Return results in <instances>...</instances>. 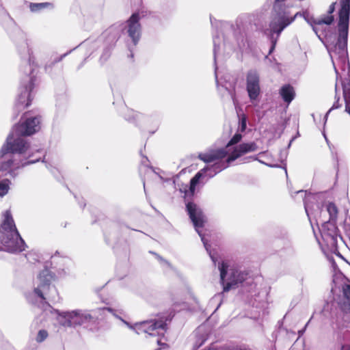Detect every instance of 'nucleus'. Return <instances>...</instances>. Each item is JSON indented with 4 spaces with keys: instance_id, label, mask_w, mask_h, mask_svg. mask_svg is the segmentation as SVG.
<instances>
[{
    "instance_id": "4",
    "label": "nucleus",
    "mask_w": 350,
    "mask_h": 350,
    "mask_svg": "<svg viewBox=\"0 0 350 350\" xmlns=\"http://www.w3.org/2000/svg\"><path fill=\"white\" fill-rule=\"evenodd\" d=\"M0 239L5 250L8 252H20L25 249V243L21 237L9 211L4 213V220L0 226Z\"/></svg>"
},
{
    "instance_id": "31",
    "label": "nucleus",
    "mask_w": 350,
    "mask_h": 350,
    "mask_svg": "<svg viewBox=\"0 0 350 350\" xmlns=\"http://www.w3.org/2000/svg\"><path fill=\"white\" fill-rule=\"evenodd\" d=\"M335 90H336V94H337V85H336V88H335Z\"/></svg>"
},
{
    "instance_id": "1",
    "label": "nucleus",
    "mask_w": 350,
    "mask_h": 350,
    "mask_svg": "<svg viewBox=\"0 0 350 350\" xmlns=\"http://www.w3.org/2000/svg\"><path fill=\"white\" fill-rule=\"evenodd\" d=\"M40 118L29 117L25 114L20 124L15 125L8 135L5 144L0 151V170L10 172L27 164L34 163L38 161H24L31 157V151L29 144L21 137L31 135L40 129Z\"/></svg>"
},
{
    "instance_id": "16",
    "label": "nucleus",
    "mask_w": 350,
    "mask_h": 350,
    "mask_svg": "<svg viewBox=\"0 0 350 350\" xmlns=\"http://www.w3.org/2000/svg\"><path fill=\"white\" fill-rule=\"evenodd\" d=\"M241 135L239 134V133H237L235 134L233 137L230 139V141L228 143L226 147V149L225 150H223L224 152H226V157H225L226 159L227 158V157L229 155V154L233 150L234 148L232 147V145L234 144H237L238 142H239L241 139Z\"/></svg>"
},
{
    "instance_id": "23",
    "label": "nucleus",
    "mask_w": 350,
    "mask_h": 350,
    "mask_svg": "<svg viewBox=\"0 0 350 350\" xmlns=\"http://www.w3.org/2000/svg\"><path fill=\"white\" fill-rule=\"evenodd\" d=\"M49 3H37L34 4L31 6V10L35 11L38 9L44 8L45 6L48 5Z\"/></svg>"
},
{
    "instance_id": "24",
    "label": "nucleus",
    "mask_w": 350,
    "mask_h": 350,
    "mask_svg": "<svg viewBox=\"0 0 350 350\" xmlns=\"http://www.w3.org/2000/svg\"><path fill=\"white\" fill-rule=\"evenodd\" d=\"M339 98H337V100H336V102L334 103L333 106L329 109V110L327 111V113H326L325 115V118H327V115L330 113V111L332 110V109H338L340 107V105L339 104Z\"/></svg>"
},
{
    "instance_id": "22",
    "label": "nucleus",
    "mask_w": 350,
    "mask_h": 350,
    "mask_svg": "<svg viewBox=\"0 0 350 350\" xmlns=\"http://www.w3.org/2000/svg\"><path fill=\"white\" fill-rule=\"evenodd\" d=\"M343 293L345 297L350 300V284H346L343 286Z\"/></svg>"
},
{
    "instance_id": "15",
    "label": "nucleus",
    "mask_w": 350,
    "mask_h": 350,
    "mask_svg": "<svg viewBox=\"0 0 350 350\" xmlns=\"http://www.w3.org/2000/svg\"><path fill=\"white\" fill-rule=\"evenodd\" d=\"M280 93L283 100L287 103H290L295 97L294 90L293 87L289 85L283 86L281 88Z\"/></svg>"
},
{
    "instance_id": "11",
    "label": "nucleus",
    "mask_w": 350,
    "mask_h": 350,
    "mask_svg": "<svg viewBox=\"0 0 350 350\" xmlns=\"http://www.w3.org/2000/svg\"><path fill=\"white\" fill-rule=\"evenodd\" d=\"M259 75L256 71L251 70L247 75V91L250 99L255 100L260 92Z\"/></svg>"
},
{
    "instance_id": "2",
    "label": "nucleus",
    "mask_w": 350,
    "mask_h": 350,
    "mask_svg": "<svg viewBox=\"0 0 350 350\" xmlns=\"http://www.w3.org/2000/svg\"><path fill=\"white\" fill-rule=\"evenodd\" d=\"M340 9L339 10L338 22V38L337 42L334 43L332 38L327 36L323 25H329L334 21L333 16H324L321 18L315 19L313 17H309L308 14L304 15L307 23L310 24L313 31L315 32L319 40L324 42L323 38H325V44L329 51L332 59L336 77L338 78V72L336 64H341L342 69L347 68V73L349 72V66L347 62V38L350 14V0H340Z\"/></svg>"
},
{
    "instance_id": "12",
    "label": "nucleus",
    "mask_w": 350,
    "mask_h": 350,
    "mask_svg": "<svg viewBox=\"0 0 350 350\" xmlns=\"http://www.w3.org/2000/svg\"><path fill=\"white\" fill-rule=\"evenodd\" d=\"M139 21L138 13L133 14L127 21V33L135 44L137 43L141 35V25Z\"/></svg>"
},
{
    "instance_id": "10",
    "label": "nucleus",
    "mask_w": 350,
    "mask_h": 350,
    "mask_svg": "<svg viewBox=\"0 0 350 350\" xmlns=\"http://www.w3.org/2000/svg\"><path fill=\"white\" fill-rule=\"evenodd\" d=\"M165 323L163 321H148L136 323L133 327L129 325L131 329L135 330L137 334L146 333L150 336L159 334L160 332L165 329Z\"/></svg>"
},
{
    "instance_id": "13",
    "label": "nucleus",
    "mask_w": 350,
    "mask_h": 350,
    "mask_svg": "<svg viewBox=\"0 0 350 350\" xmlns=\"http://www.w3.org/2000/svg\"><path fill=\"white\" fill-rule=\"evenodd\" d=\"M33 88L32 79H31L29 85L25 88L24 91L18 96L16 107L18 109H23L31 104V93Z\"/></svg>"
},
{
    "instance_id": "29",
    "label": "nucleus",
    "mask_w": 350,
    "mask_h": 350,
    "mask_svg": "<svg viewBox=\"0 0 350 350\" xmlns=\"http://www.w3.org/2000/svg\"><path fill=\"white\" fill-rule=\"evenodd\" d=\"M116 318H118V319H120V317H118V316H116ZM121 321H122V322H124V323H125L126 325H128V326L129 327V325H129L126 321H124V320H123V319H121Z\"/></svg>"
},
{
    "instance_id": "17",
    "label": "nucleus",
    "mask_w": 350,
    "mask_h": 350,
    "mask_svg": "<svg viewBox=\"0 0 350 350\" xmlns=\"http://www.w3.org/2000/svg\"><path fill=\"white\" fill-rule=\"evenodd\" d=\"M10 181L8 179H4L0 181V196L6 195L10 189Z\"/></svg>"
},
{
    "instance_id": "5",
    "label": "nucleus",
    "mask_w": 350,
    "mask_h": 350,
    "mask_svg": "<svg viewBox=\"0 0 350 350\" xmlns=\"http://www.w3.org/2000/svg\"><path fill=\"white\" fill-rule=\"evenodd\" d=\"M284 1V0H282ZM289 6L288 0H284V4H282L280 0H276L274 4V9L278 12L272 18L269 28L265 30V33L269 37L272 47L270 52L273 49L277 40L282 31L295 19L298 13L292 16L289 12L282 11V6Z\"/></svg>"
},
{
    "instance_id": "7",
    "label": "nucleus",
    "mask_w": 350,
    "mask_h": 350,
    "mask_svg": "<svg viewBox=\"0 0 350 350\" xmlns=\"http://www.w3.org/2000/svg\"><path fill=\"white\" fill-rule=\"evenodd\" d=\"M220 280L224 287V291H228L235 288L239 283L243 282L247 278V274L238 269L229 267L226 262H222L219 265Z\"/></svg>"
},
{
    "instance_id": "30",
    "label": "nucleus",
    "mask_w": 350,
    "mask_h": 350,
    "mask_svg": "<svg viewBox=\"0 0 350 350\" xmlns=\"http://www.w3.org/2000/svg\"><path fill=\"white\" fill-rule=\"evenodd\" d=\"M214 44H215V40H214ZM214 54L215 55L216 54V46L215 45V47H214Z\"/></svg>"
},
{
    "instance_id": "32",
    "label": "nucleus",
    "mask_w": 350,
    "mask_h": 350,
    "mask_svg": "<svg viewBox=\"0 0 350 350\" xmlns=\"http://www.w3.org/2000/svg\"><path fill=\"white\" fill-rule=\"evenodd\" d=\"M330 239H331L332 240H334V236H333V235H331V236H330Z\"/></svg>"
},
{
    "instance_id": "33",
    "label": "nucleus",
    "mask_w": 350,
    "mask_h": 350,
    "mask_svg": "<svg viewBox=\"0 0 350 350\" xmlns=\"http://www.w3.org/2000/svg\"><path fill=\"white\" fill-rule=\"evenodd\" d=\"M107 310H109V312H112V310L111 308H107Z\"/></svg>"
},
{
    "instance_id": "14",
    "label": "nucleus",
    "mask_w": 350,
    "mask_h": 350,
    "mask_svg": "<svg viewBox=\"0 0 350 350\" xmlns=\"http://www.w3.org/2000/svg\"><path fill=\"white\" fill-rule=\"evenodd\" d=\"M343 96L345 101V111L350 115V79L342 81Z\"/></svg>"
},
{
    "instance_id": "19",
    "label": "nucleus",
    "mask_w": 350,
    "mask_h": 350,
    "mask_svg": "<svg viewBox=\"0 0 350 350\" xmlns=\"http://www.w3.org/2000/svg\"><path fill=\"white\" fill-rule=\"evenodd\" d=\"M239 121H240V124H239V130L241 132H243L246 129V126H247L246 116L245 115H242L240 117Z\"/></svg>"
},
{
    "instance_id": "34",
    "label": "nucleus",
    "mask_w": 350,
    "mask_h": 350,
    "mask_svg": "<svg viewBox=\"0 0 350 350\" xmlns=\"http://www.w3.org/2000/svg\"><path fill=\"white\" fill-rule=\"evenodd\" d=\"M325 234H322V237H323V238H325Z\"/></svg>"
},
{
    "instance_id": "25",
    "label": "nucleus",
    "mask_w": 350,
    "mask_h": 350,
    "mask_svg": "<svg viewBox=\"0 0 350 350\" xmlns=\"http://www.w3.org/2000/svg\"><path fill=\"white\" fill-rule=\"evenodd\" d=\"M335 4L336 3H332L329 8L328 14L327 16H332V14L335 10Z\"/></svg>"
},
{
    "instance_id": "27",
    "label": "nucleus",
    "mask_w": 350,
    "mask_h": 350,
    "mask_svg": "<svg viewBox=\"0 0 350 350\" xmlns=\"http://www.w3.org/2000/svg\"><path fill=\"white\" fill-rule=\"evenodd\" d=\"M341 350H350V346L348 345H343Z\"/></svg>"
},
{
    "instance_id": "26",
    "label": "nucleus",
    "mask_w": 350,
    "mask_h": 350,
    "mask_svg": "<svg viewBox=\"0 0 350 350\" xmlns=\"http://www.w3.org/2000/svg\"><path fill=\"white\" fill-rule=\"evenodd\" d=\"M212 349H213V350H230V349L228 347H213L212 348Z\"/></svg>"
},
{
    "instance_id": "9",
    "label": "nucleus",
    "mask_w": 350,
    "mask_h": 350,
    "mask_svg": "<svg viewBox=\"0 0 350 350\" xmlns=\"http://www.w3.org/2000/svg\"><path fill=\"white\" fill-rule=\"evenodd\" d=\"M187 210L189 215V217L193 224L196 230L201 237L202 241L203 242L206 251L209 253V255L213 262L215 263V257L209 251V245H208L207 241L202 234V231L200 230L204 226V224L206 221L205 217L202 210L196 204L191 202H189L187 204Z\"/></svg>"
},
{
    "instance_id": "18",
    "label": "nucleus",
    "mask_w": 350,
    "mask_h": 350,
    "mask_svg": "<svg viewBox=\"0 0 350 350\" xmlns=\"http://www.w3.org/2000/svg\"><path fill=\"white\" fill-rule=\"evenodd\" d=\"M327 211L330 215L331 218H334L336 217L338 211L336 206L334 204H329L327 205Z\"/></svg>"
},
{
    "instance_id": "21",
    "label": "nucleus",
    "mask_w": 350,
    "mask_h": 350,
    "mask_svg": "<svg viewBox=\"0 0 350 350\" xmlns=\"http://www.w3.org/2000/svg\"><path fill=\"white\" fill-rule=\"evenodd\" d=\"M314 197L313 196H311V195L308 196L306 197V198L304 204H305V210H306V212L308 215H309V209H310V206H309V204H308V201L312 199H314Z\"/></svg>"
},
{
    "instance_id": "8",
    "label": "nucleus",
    "mask_w": 350,
    "mask_h": 350,
    "mask_svg": "<svg viewBox=\"0 0 350 350\" xmlns=\"http://www.w3.org/2000/svg\"><path fill=\"white\" fill-rule=\"evenodd\" d=\"M92 318L88 311L74 310L59 313L58 321L64 326L76 327L90 321Z\"/></svg>"
},
{
    "instance_id": "6",
    "label": "nucleus",
    "mask_w": 350,
    "mask_h": 350,
    "mask_svg": "<svg viewBox=\"0 0 350 350\" xmlns=\"http://www.w3.org/2000/svg\"><path fill=\"white\" fill-rule=\"evenodd\" d=\"M53 276L48 269L43 270L38 276L35 282L36 286L32 293L29 295L28 300L38 306L44 305V300L52 295L51 291H55L53 286L51 285Z\"/></svg>"
},
{
    "instance_id": "20",
    "label": "nucleus",
    "mask_w": 350,
    "mask_h": 350,
    "mask_svg": "<svg viewBox=\"0 0 350 350\" xmlns=\"http://www.w3.org/2000/svg\"><path fill=\"white\" fill-rule=\"evenodd\" d=\"M47 336H48V334H47L46 331L40 330L38 334L36 340L40 342H42L44 339L46 338Z\"/></svg>"
},
{
    "instance_id": "3",
    "label": "nucleus",
    "mask_w": 350,
    "mask_h": 350,
    "mask_svg": "<svg viewBox=\"0 0 350 350\" xmlns=\"http://www.w3.org/2000/svg\"><path fill=\"white\" fill-rule=\"evenodd\" d=\"M257 148L258 146L254 142L241 144L239 146L234 148L225 161L223 159L226 157V152L224 150H213L205 153H200L198 155L199 159L207 163V165L198 172L191 180V192H194L196 185L203 176H207L209 178L213 177L217 173L226 168L230 162L244 154L256 151Z\"/></svg>"
},
{
    "instance_id": "28",
    "label": "nucleus",
    "mask_w": 350,
    "mask_h": 350,
    "mask_svg": "<svg viewBox=\"0 0 350 350\" xmlns=\"http://www.w3.org/2000/svg\"><path fill=\"white\" fill-rule=\"evenodd\" d=\"M116 318H118V319H120V317H118V316H116ZM121 321H122V322H124V323H125L126 325H128V326L129 327V325H129L126 321H124V320H123V319H121Z\"/></svg>"
}]
</instances>
